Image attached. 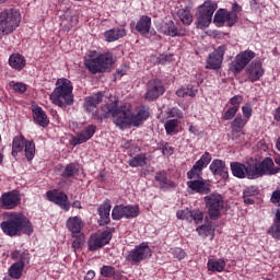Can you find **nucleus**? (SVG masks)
Segmentation results:
<instances>
[{
  "instance_id": "nucleus-45",
  "label": "nucleus",
  "mask_w": 280,
  "mask_h": 280,
  "mask_svg": "<svg viewBox=\"0 0 280 280\" xmlns=\"http://www.w3.org/2000/svg\"><path fill=\"white\" fill-rule=\"evenodd\" d=\"M237 110H240V106H232L226 109L223 114L224 121H231L235 115H237Z\"/></svg>"
},
{
  "instance_id": "nucleus-35",
  "label": "nucleus",
  "mask_w": 280,
  "mask_h": 280,
  "mask_svg": "<svg viewBox=\"0 0 280 280\" xmlns=\"http://www.w3.org/2000/svg\"><path fill=\"white\" fill-rule=\"evenodd\" d=\"M207 268L210 272H224L226 261H224V259H209Z\"/></svg>"
},
{
  "instance_id": "nucleus-58",
  "label": "nucleus",
  "mask_w": 280,
  "mask_h": 280,
  "mask_svg": "<svg viewBox=\"0 0 280 280\" xmlns=\"http://www.w3.org/2000/svg\"><path fill=\"white\" fill-rule=\"evenodd\" d=\"M242 102H244V97L242 95H235L232 98H230V104L232 106H238V108Z\"/></svg>"
},
{
  "instance_id": "nucleus-46",
  "label": "nucleus",
  "mask_w": 280,
  "mask_h": 280,
  "mask_svg": "<svg viewBox=\"0 0 280 280\" xmlns=\"http://www.w3.org/2000/svg\"><path fill=\"white\" fill-rule=\"evenodd\" d=\"M74 238V241L72 242V248L74 250H78V248H82V246H84V234L80 233L77 234V236H72Z\"/></svg>"
},
{
  "instance_id": "nucleus-51",
  "label": "nucleus",
  "mask_w": 280,
  "mask_h": 280,
  "mask_svg": "<svg viewBox=\"0 0 280 280\" xmlns=\"http://www.w3.org/2000/svg\"><path fill=\"white\" fill-rule=\"evenodd\" d=\"M102 277L110 278L115 275V269L112 266H103L101 268Z\"/></svg>"
},
{
  "instance_id": "nucleus-42",
  "label": "nucleus",
  "mask_w": 280,
  "mask_h": 280,
  "mask_svg": "<svg viewBox=\"0 0 280 280\" xmlns=\"http://www.w3.org/2000/svg\"><path fill=\"white\" fill-rule=\"evenodd\" d=\"M145 154H137L135 158L128 161L130 167H143L145 165Z\"/></svg>"
},
{
  "instance_id": "nucleus-9",
  "label": "nucleus",
  "mask_w": 280,
  "mask_h": 280,
  "mask_svg": "<svg viewBox=\"0 0 280 280\" xmlns=\"http://www.w3.org/2000/svg\"><path fill=\"white\" fill-rule=\"evenodd\" d=\"M255 56V51L250 49L238 52L235 56L234 61L230 62L229 65L231 73H234V75H237V73H242V71H244V69L248 67V63L254 60Z\"/></svg>"
},
{
  "instance_id": "nucleus-27",
  "label": "nucleus",
  "mask_w": 280,
  "mask_h": 280,
  "mask_svg": "<svg viewBox=\"0 0 280 280\" xmlns=\"http://www.w3.org/2000/svg\"><path fill=\"white\" fill-rule=\"evenodd\" d=\"M151 27H152V18L148 15H142L136 24V30L139 34H141V36H145V34H150Z\"/></svg>"
},
{
  "instance_id": "nucleus-40",
  "label": "nucleus",
  "mask_w": 280,
  "mask_h": 280,
  "mask_svg": "<svg viewBox=\"0 0 280 280\" xmlns=\"http://www.w3.org/2000/svg\"><path fill=\"white\" fill-rule=\"evenodd\" d=\"M24 148L27 161H33L34 156H36V144L32 140H26Z\"/></svg>"
},
{
  "instance_id": "nucleus-60",
  "label": "nucleus",
  "mask_w": 280,
  "mask_h": 280,
  "mask_svg": "<svg viewBox=\"0 0 280 280\" xmlns=\"http://www.w3.org/2000/svg\"><path fill=\"white\" fill-rule=\"evenodd\" d=\"M243 200L245 205H255V199H252V197L243 196Z\"/></svg>"
},
{
  "instance_id": "nucleus-16",
  "label": "nucleus",
  "mask_w": 280,
  "mask_h": 280,
  "mask_svg": "<svg viewBox=\"0 0 280 280\" xmlns=\"http://www.w3.org/2000/svg\"><path fill=\"white\" fill-rule=\"evenodd\" d=\"M21 205V194L19 190L7 191L0 197V207L5 210L16 209Z\"/></svg>"
},
{
  "instance_id": "nucleus-30",
  "label": "nucleus",
  "mask_w": 280,
  "mask_h": 280,
  "mask_svg": "<svg viewBox=\"0 0 280 280\" xmlns=\"http://www.w3.org/2000/svg\"><path fill=\"white\" fill-rule=\"evenodd\" d=\"M9 65L12 69H15V71H21L25 69V57L21 54H13L9 57Z\"/></svg>"
},
{
  "instance_id": "nucleus-20",
  "label": "nucleus",
  "mask_w": 280,
  "mask_h": 280,
  "mask_svg": "<svg viewBox=\"0 0 280 280\" xmlns=\"http://www.w3.org/2000/svg\"><path fill=\"white\" fill-rule=\"evenodd\" d=\"M264 65L261 61H253L249 66L245 69V74L247 75L248 82H258L264 78Z\"/></svg>"
},
{
  "instance_id": "nucleus-36",
  "label": "nucleus",
  "mask_w": 280,
  "mask_h": 280,
  "mask_svg": "<svg viewBox=\"0 0 280 280\" xmlns=\"http://www.w3.org/2000/svg\"><path fill=\"white\" fill-rule=\"evenodd\" d=\"M177 16L184 25H191L194 23V15L191 14V9L186 7L177 11Z\"/></svg>"
},
{
  "instance_id": "nucleus-64",
  "label": "nucleus",
  "mask_w": 280,
  "mask_h": 280,
  "mask_svg": "<svg viewBox=\"0 0 280 280\" xmlns=\"http://www.w3.org/2000/svg\"><path fill=\"white\" fill-rule=\"evenodd\" d=\"M72 207H73V209H82V203L77 200V201H74V202L72 203Z\"/></svg>"
},
{
  "instance_id": "nucleus-11",
  "label": "nucleus",
  "mask_w": 280,
  "mask_h": 280,
  "mask_svg": "<svg viewBox=\"0 0 280 280\" xmlns=\"http://www.w3.org/2000/svg\"><path fill=\"white\" fill-rule=\"evenodd\" d=\"M224 54H226V45H221L212 52H210L206 59V69H210L212 71L222 69V62H224Z\"/></svg>"
},
{
  "instance_id": "nucleus-4",
  "label": "nucleus",
  "mask_w": 280,
  "mask_h": 280,
  "mask_svg": "<svg viewBox=\"0 0 280 280\" xmlns=\"http://www.w3.org/2000/svg\"><path fill=\"white\" fill-rule=\"evenodd\" d=\"M96 54V51H92L84 59L85 69L91 71L93 75L96 73H106L113 67V54L105 52L95 57Z\"/></svg>"
},
{
  "instance_id": "nucleus-38",
  "label": "nucleus",
  "mask_w": 280,
  "mask_h": 280,
  "mask_svg": "<svg viewBox=\"0 0 280 280\" xmlns=\"http://www.w3.org/2000/svg\"><path fill=\"white\" fill-rule=\"evenodd\" d=\"M78 172H80V165L75 163H69L63 168L61 176L62 178H73Z\"/></svg>"
},
{
  "instance_id": "nucleus-15",
  "label": "nucleus",
  "mask_w": 280,
  "mask_h": 280,
  "mask_svg": "<svg viewBox=\"0 0 280 280\" xmlns=\"http://www.w3.org/2000/svg\"><path fill=\"white\" fill-rule=\"evenodd\" d=\"M211 163V153L205 152L201 158L195 163V165L187 172V178L189 180H196L202 178V170Z\"/></svg>"
},
{
  "instance_id": "nucleus-22",
  "label": "nucleus",
  "mask_w": 280,
  "mask_h": 280,
  "mask_svg": "<svg viewBox=\"0 0 280 280\" xmlns=\"http://www.w3.org/2000/svg\"><path fill=\"white\" fill-rule=\"evenodd\" d=\"M155 180L159 184L162 191H170V189H176V182L167 178V172L160 171L155 174Z\"/></svg>"
},
{
  "instance_id": "nucleus-13",
  "label": "nucleus",
  "mask_w": 280,
  "mask_h": 280,
  "mask_svg": "<svg viewBox=\"0 0 280 280\" xmlns=\"http://www.w3.org/2000/svg\"><path fill=\"white\" fill-rule=\"evenodd\" d=\"M138 215H139V206L118 205V206H115L112 210L113 220H121L122 218L130 220L132 218H137Z\"/></svg>"
},
{
  "instance_id": "nucleus-29",
  "label": "nucleus",
  "mask_w": 280,
  "mask_h": 280,
  "mask_svg": "<svg viewBox=\"0 0 280 280\" xmlns=\"http://www.w3.org/2000/svg\"><path fill=\"white\" fill-rule=\"evenodd\" d=\"M162 34H165V36H172V38L176 36H185V33H182L178 31V27L176 24H174V21H168L164 25L161 26Z\"/></svg>"
},
{
  "instance_id": "nucleus-33",
  "label": "nucleus",
  "mask_w": 280,
  "mask_h": 280,
  "mask_svg": "<svg viewBox=\"0 0 280 280\" xmlns=\"http://www.w3.org/2000/svg\"><path fill=\"white\" fill-rule=\"evenodd\" d=\"M103 97H104V95H102V93H100V92L90 97H86L84 108L88 110V113H91L93 110V108H96L97 105H100L102 103Z\"/></svg>"
},
{
  "instance_id": "nucleus-52",
  "label": "nucleus",
  "mask_w": 280,
  "mask_h": 280,
  "mask_svg": "<svg viewBox=\"0 0 280 280\" xmlns=\"http://www.w3.org/2000/svg\"><path fill=\"white\" fill-rule=\"evenodd\" d=\"M258 190L255 186L247 187L243 190V196L246 198H254V196H257Z\"/></svg>"
},
{
  "instance_id": "nucleus-17",
  "label": "nucleus",
  "mask_w": 280,
  "mask_h": 280,
  "mask_svg": "<svg viewBox=\"0 0 280 280\" xmlns=\"http://www.w3.org/2000/svg\"><path fill=\"white\" fill-rule=\"evenodd\" d=\"M47 200L49 202H54V205H57L60 207V209H63V211H69L71 209V203L69 202V196L65 194L63 191L58 190H48L46 192Z\"/></svg>"
},
{
  "instance_id": "nucleus-28",
  "label": "nucleus",
  "mask_w": 280,
  "mask_h": 280,
  "mask_svg": "<svg viewBox=\"0 0 280 280\" xmlns=\"http://www.w3.org/2000/svg\"><path fill=\"white\" fill-rule=\"evenodd\" d=\"M126 36V28L114 27L104 33V38L106 43H115V40H119V38H124Z\"/></svg>"
},
{
  "instance_id": "nucleus-5",
  "label": "nucleus",
  "mask_w": 280,
  "mask_h": 280,
  "mask_svg": "<svg viewBox=\"0 0 280 280\" xmlns=\"http://www.w3.org/2000/svg\"><path fill=\"white\" fill-rule=\"evenodd\" d=\"M21 25V11L10 8L0 12V36L12 34Z\"/></svg>"
},
{
  "instance_id": "nucleus-55",
  "label": "nucleus",
  "mask_w": 280,
  "mask_h": 280,
  "mask_svg": "<svg viewBox=\"0 0 280 280\" xmlns=\"http://www.w3.org/2000/svg\"><path fill=\"white\" fill-rule=\"evenodd\" d=\"M242 113H243V118L244 119H250V117H253V107H250L249 105H244L242 107Z\"/></svg>"
},
{
  "instance_id": "nucleus-7",
  "label": "nucleus",
  "mask_w": 280,
  "mask_h": 280,
  "mask_svg": "<svg viewBox=\"0 0 280 280\" xmlns=\"http://www.w3.org/2000/svg\"><path fill=\"white\" fill-rule=\"evenodd\" d=\"M205 203L208 209L210 220H220L224 210V197L218 192H212L205 197Z\"/></svg>"
},
{
  "instance_id": "nucleus-48",
  "label": "nucleus",
  "mask_w": 280,
  "mask_h": 280,
  "mask_svg": "<svg viewBox=\"0 0 280 280\" xmlns=\"http://www.w3.org/2000/svg\"><path fill=\"white\" fill-rule=\"evenodd\" d=\"M205 220V214L200 210H191V222L195 221V224H202Z\"/></svg>"
},
{
  "instance_id": "nucleus-8",
  "label": "nucleus",
  "mask_w": 280,
  "mask_h": 280,
  "mask_svg": "<svg viewBox=\"0 0 280 280\" xmlns=\"http://www.w3.org/2000/svg\"><path fill=\"white\" fill-rule=\"evenodd\" d=\"M218 10V4L211 0L203 2L201 7L198 9L196 26L199 30H203V27H209L211 25V21L213 19V14Z\"/></svg>"
},
{
  "instance_id": "nucleus-39",
  "label": "nucleus",
  "mask_w": 280,
  "mask_h": 280,
  "mask_svg": "<svg viewBox=\"0 0 280 280\" xmlns=\"http://www.w3.org/2000/svg\"><path fill=\"white\" fill-rule=\"evenodd\" d=\"M25 268V265L21 262H14L10 268H9V276L12 279H21L23 276V270Z\"/></svg>"
},
{
  "instance_id": "nucleus-23",
  "label": "nucleus",
  "mask_w": 280,
  "mask_h": 280,
  "mask_svg": "<svg viewBox=\"0 0 280 280\" xmlns=\"http://www.w3.org/2000/svg\"><path fill=\"white\" fill-rule=\"evenodd\" d=\"M230 167L233 176L236 178H250L249 174L253 172V166H246L240 162H232Z\"/></svg>"
},
{
  "instance_id": "nucleus-31",
  "label": "nucleus",
  "mask_w": 280,
  "mask_h": 280,
  "mask_svg": "<svg viewBox=\"0 0 280 280\" xmlns=\"http://www.w3.org/2000/svg\"><path fill=\"white\" fill-rule=\"evenodd\" d=\"M33 117L36 124L42 126V128H47V126H49V118H47V114H45L43 107H35Z\"/></svg>"
},
{
  "instance_id": "nucleus-2",
  "label": "nucleus",
  "mask_w": 280,
  "mask_h": 280,
  "mask_svg": "<svg viewBox=\"0 0 280 280\" xmlns=\"http://www.w3.org/2000/svg\"><path fill=\"white\" fill-rule=\"evenodd\" d=\"M7 219L0 223V229L9 237H19V235H32L34 225L25 214L21 212H9Z\"/></svg>"
},
{
  "instance_id": "nucleus-56",
  "label": "nucleus",
  "mask_w": 280,
  "mask_h": 280,
  "mask_svg": "<svg viewBox=\"0 0 280 280\" xmlns=\"http://www.w3.org/2000/svg\"><path fill=\"white\" fill-rule=\"evenodd\" d=\"M270 202L272 205H280V186L271 194Z\"/></svg>"
},
{
  "instance_id": "nucleus-6",
  "label": "nucleus",
  "mask_w": 280,
  "mask_h": 280,
  "mask_svg": "<svg viewBox=\"0 0 280 280\" xmlns=\"http://www.w3.org/2000/svg\"><path fill=\"white\" fill-rule=\"evenodd\" d=\"M280 167L275 166V161L271 158H266L264 161L256 163L252 166V172L249 173V180H255V178H261V176H275L279 174Z\"/></svg>"
},
{
  "instance_id": "nucleus-37",
  "label": "nucleus",
  "mask_w": 280,
  "mask_h": 280,
  "mask_svg": "<svg viewBox=\"0 0 280 280\" xmlns=\"http://www.w3.org/2000/svg\"><path fill=\"white\" fill-rule=\"evenodd\" d=\"M246 124H248V119L244 118V116L242 115H237L231 121L232 132H242V130H244V128L246 127Z\"/></svg>"
},
{
  "instance_id": "nucleus-18",
  "label": "nucleus",
  "mask_w": 280,
  "mask_h": 280,
  "mask_svg": "<svg viewBox=\"0 0 280 280\" xmlns=\"http://www.w3.org/2000/svg\"><path fill=\"white\" fill-rule=\"evenodd\" d=\"M214 23L217 27H224V23L228 27H233L237 23V13L220 9L214 14Z\"/></svg>"
},
{
  "instance_id": "nucleus-10",
  "label": "nucleus",
  "mask_w": 280,
  "mask_h": 280,
  "mask_svg": "<svg viewBox=\"0 0 280 280\" xmlns=\"http://www.w3.org/2000/svg\"><path fill=\"white\" fill-rule=\"evenodd\" d=\"M152 257V249L148 243H141L129 252L127 255V261H130L132 266L136 264H141V261Z\"/></svg>"
},
{
  "instance_id": "nucleus-47",
  "label": "nucleus",
  "mask_w": 280,
  "mask_h": 280,
  "mask_svg": "<svg viewBox=\"0 0 280 280\" xmlns=\"http://www.w3.org/2000/svg\"><path fill=\"white\" fill-rule=\"evenodd\" d=\"M176 218L178 220H186L187 222H191V210L189 209L179 210L176 212Z\"/></svg>"
},
{
  "instance_id": "nucleus-50",
  "label": "nucleus",
  "mask_w": 280,
  "mask_h": 280,
  "mask_svg": "<svg viewBox=\"0 0 280 280\" xmlns=\"http://www.w3.org/2000/svg\"><path fill=\"white\" fill-rule=\"evenodd\" d=\"M167 117H175L176 119H183V112L177 107H172L166 110Z\"/></svg>"
},
{
  "instance_id": "nucleus-62",
  "label": "nucleus",
  "mask_w": 280,
  "mask_h": 280,
  "mask_svg": "<svg viewBox=\"0 0 280 280\" xmlns=\"http://www.w3.org/2000/svg\"><path fill=\"white\" fill-rule=\"evenodd\" d=\"M189 132H191V135H196L198 132V127L190 125Z\"/></svg>"
},
{
  "instance_id": "nucleus-54",
  "label": "nucleus",
  "mask_w": 280,
  "mask_h": 280,
  "mask_svg": "<svg viewBox=\"0 0 280 280\" xmlns=\"http://www.w3.org/2000/svg\"><path fill=\"white\" fill-rule=\"evenodd\" d=\"M197 233L201 237H207L211 233V228L209 225H200L197 228Z\"/></svg>"
},
{
  "instance_id": "nucleus-26",
  "label": "nucleus",
  "mask_w": 280,
  "mask_h": 280,
  "mask_svg": "<svg viewBox=\"0 0 280 280\" xmlns=\"http://www.w3.org/2000/svg\"><path fill=\"white\" fill-rule=\"evenodd\" d=\"M95 130L96 127L94 125H89L85 127L84 130H81L80 133L74 138V144L80 145L82 143H86V141L93 138Z\"/></svg>"
},
{
  "instance_id": "nucleus-63",
  "label": "nucleus",
  "mask_w": 280,
  "mask_h": 280,
  "mask_svg": "<svg viewBox=\"0 0 280 280\" xmlns=\"http://www.w3.org/2000/svg\"><path fill=\"white\" fill-rule=\"evenodd\" d=\"M126 75V70H117L116 78H124Z\"/></svg>"
},
{
  "instance_id": "nucleus-44",
  "label": "nucleus",
  "mask_w": 280,
  "mask_h": 280,
  "mask_svg": "<svg viewBox=\"0 0 280 280\" xmlns=\"http://www.w3.org/2000/svg\"><path fill=\"white\" fill-rule=\"evenodd\" d=\"M159 150H161L164 156H172L174 154V147L170 145V142H160Z\"/></svg>"
},
{
  "instance_id": "nucleus-43",
  "label": "nucleus",
  "mask_w": 280,
  "mask_h": 280,
  "mask_svg": "<svg viewBox=\"0 0 280 280\" xmlns=\"http://www.w3.org/2000/svg\"><path fill=\"white\" fill-rule=\"evenodd\" d=\"M179 124H180V121H178V119L166 120L164 124L166 135H174V132L176 131V128H178Z\"/></svg>"
},
{
  "instance_id": "nucleus-24",
  "label": "nucleus",
  "mask_w": 280,
  "mask_h": 280,
  "mask_svg": "<svg viewBox=\"0 0 280 280\" xmlns=\"http://www.w3.org/2000/svg\"><path fill=\"white\" fill-rule=\"evenodd\" d=\"M66 226L70 231L71 237H78L82 233L84 223L80 217H70L66 222Z\"/></svg>"
},
{
  "instance_id": "nucleus-57",
  "label": "nucleus",
  "mask_w": 280,
  "mask_h": 280,
  "mask_svg": "<svg viewBox=\"0 0 280 280\" xmlns=\"http://www.w3.org/2000/svg\"><path fill=\"white\" fill-rule=\"evenodd\" d=\"M12 86H13V91H15V93H25L27 91V86L21 82L13 83Z\"/></svg>"
},
{
  "instance_id": "nucleus-21",
  "label": "nucleus",
  "mask_w": 280,
  "mask_h": 280,
  "mask_svg": "<svg viewBox=\"0 0 280 280\" xmlns=\"http://www.w3.org/2000/svg\"><path fill=\"white\" fill-rule=\"evenodd\" d=\"M210 172L213 176H220L223 180L229 178V168H226V163L222 160H213L209 166Z\"/></svg>"
},
{
  "instance_id": "nucleus-49",
  "label": "nucleus",
  "mask_w": 280,
  "mask_h": 280,
  "mask_svg": "<svg viewBox=\"0 0 280 280\" xmlns=\"http://www.w3.org/2000/svg\"><path fill=\"white\" fill-rule=\"evenodd\" d=\"M269 235L275 240H280V223L273 222L271 228L268 230Z\"/></svg>"
},
{
  "instance_id": "nucleus-25",
  "label": "nucleus",
  "mask_w": 280,
  "mask_h": 280,
  "mask_svg": "<svg viewBox=\"0 0 280 280\" xmlns=\"http://www.w3.org/2000/svg\"><path fill=\"white\" fill-rule=\"evenodd\" d=\"M110 201H105L104 203H102L97 211H98V215H100V221L98 224L100 226H106V224H110Z\"/></svg>"
},
{
  "instance_id": "nucleus-1",
  "label": "nucleus",
  "mask_w": 280,
  "mask_h": 280,
  "mask_svg": "<svg viewBox=\"0 0 280 280\" xmlns=\"http://www.w3.org/2000/svg\"><path fill=\"white\" fill-rule=\"evenodd\" d=\"M102 114L97 115L96 118L108 119L113 117L115 126L124 130L132 124V126L139 127L141 121H145L150 118V107L140 106L137 108L136 115H132V112L124 106L119 107L117 101H114L103 107H101Z\"/></svg>"
},
{
  "instance_id": "nucleus-12",
  "label": "nucleus",
  "mask_w": 280,
  "mask_h": 280,
  "mask_svg": "<svg viewBox=\"0 0 280 280\" xmlns=\"http://www.w3.org/2000/svg\"><path fill=\"white\" fill-rule=\"evenodd\" d=\"M110 240H113V233L108 230L101 234H92L88 241V248L94 253V250H98V248H104L106 244H110Z\"/></svg>"
},
{
  "instance_id": "nucleus-53",
  "label": "nucleus",
  "mask_w": 280,
  "mask_h": 280,
  "mask_svg": "<svg viewBox=\"0 0 280 280\" xmlns=\"http://www.w3.org/2000/svg\"><path fill=\"white\" fill-rule=\"evenodd\" d=\"M173 257L180 261L182 259H185V257H187V254L185 253V250H183V248L176 247L173 249Z\"/></svg>"
},
{
  "instance_id": "nucleus-61",
  "label": "nucleus",
  "mask_w": 280,
  "mask_h": 280,
  "mask_svg": "<svg viewBox=\"0 0 280 280\" xmlns=\"http://www.w3.org/2000/svg\"><path fill=\"white\" fill-rule=\"evenodd\" d=\"M273 222L280 224V210H277Z\"/></svg>"
},
{
  "instance_id": "nucleus-32",
  "label": "nucleus",
  "mask_w": 280,
  "mask_h": 280,
  "mask_svg": "<svg viewBox=\"0 0 280 280\" xmlns=\"http://www.w3.org/2000/svg\"><path fill=\"white\" fill-rule=\"evenodd\" d=\"M11 258L18 264H23V266L30 264V252L25 249H15L11 254Z\"/></svg>"
},
{
  "instance_id": "nucleus-14",
  "label": "nucleus",
  "mask_w": 280,
  "mask_h": 280,
  "mask_svg": "<svg viewBox=\"0 0 280 280\" xmlns=\"http://www.w3.org/2000/svg\"><path fill=\"white\" fill-rule=\"evenodd\" d=\"M165 93V85L160 79H152L147 83V92L144 94V100L147 102H154L158 97H161Z\"/></svg>"
},
{
  "instance_id": "nucleus-19",
  "label": "nucleus",
  "mask_w": 280,
  "mask_h": 280,
  "mask_svg": "<svg viewBox=\"0 0 280 280\" xmlns=\"http://www.w3.org/2000/svg\"><path fill=\"white\" fill-rule=\"evenodd\" d=\"M190 191L196 194H210L211 192V180L205 178L189 179L186 183Z\"/></svg>"
},
{
  "instance_id": "nucleus-3",
  "label": "nucleus",
  "mask_w": 280,
  "mask_h": 280,
  "mask_svg": "<svg viewBox=\"0 0 280 280\" xmlns=\"http://www.w3.org/2000/svg\"><path fill=\"white\" fill-rule=\"evenodd\" d=\"M50 102L59 108H67L73 106V83L67 78H59L55 83V89L49 95Z\"/></svg>"
},
{
  "instance_id": "nucleus-34",
  "label": "nucleus",
  "mask_w": 280,
  "mask_h": 280,
  "mask_svg": "<svg viewBox=\"0 0 280 280\" xmlns=\"http://www.w3.org/2000/svg\"><path fill=\"white\" fill-rule=\"evenodd\" d=\"M25 143H27V140H25V137L23 136H16L13 138L12 142V156H19V152H23V148H25Z\"/></svg>"
},
{
  "instance_id": "nucleus-41",
  "label": "nucleus",
  "mask_w": 280,
  "mask_h": 280,
  "mask_svg": "<svg viewBox=\"0 0 280 280\" xmlns=\"http://www.w3.org/2000/svg\"><path fill=\"white\" fill-rule=\"evenodd\" d=\"M197 93H198V90H196L194 85L180 88L176 91L177 97H194Z\"/></svg>"
},
{
  "instance_id": "nucleus-59",
  "label": "nucleus",
  "mask_w": 280,
  "mask_h": 280,
  "mask_svg": "<svg viewBox=\"0 0 280 280\" xmlns=\"http://www.w3.org/2000/svg\"><path fill=\"white\" fill-rule=\"evenodd\" d=\"M93 279H95V271L93 270L88 271L84 277V280H93Z\"/></svg>"
}]
</instances>
